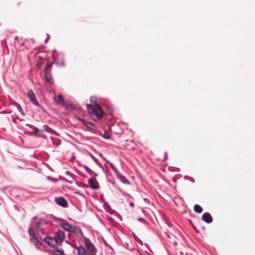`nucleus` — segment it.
<instances>
[{
	"instance_id": "nucleus-1",
	"label": "nucleus",
	"mask_w": 255,
	"mask_h": 255,
	"mask_svg": "<svg viewBox=\"0 0 255 255\" xmlns=\"http://www.w3.org/2000/svg\"><path fill=\"white\" fill-rule=\"evenodd\" d=\"M64 238L62 231H58L54 237H49V252L52 255H65L62 248L61 242Z\"/></svg>"
},
{
	"instance_id": "nucleus-2",
	"label": "nucleus",
	"mask_w": 255,
	"mask_h": 255,
	"mask_svg": "<svg viewBox=\"0 0 255 255\" xmlns=\"http://www.w3.org/2000/svg\"><path fill=\"white\" fill-rule=\"evenodd\" d=\"M90 102L91 103L94 104V105H87V107L88 113L91 115L96 116L98 119H101L103 115V112L101 108L99 105L97 104V102L94 100L93 97L91 98Z\"/></svg>"
},
{
	"instance_id": "nucleus-3",
	"label": "nucleus",
	"mask_w": 255,
	"mask_h": 255,
	"mask_svg": "<svg viewBox=\"0 0 255 255\" xmlns=\"http://www.w3.org/2000/svg\"><path fill=\"white\" fill-rule=\"evenodd\" d=\"M42 222L41 221H37L34 220L32 223V228L29 229L28 233L30 236V240L31 242L35 243V246L37 248H39L38 245L40 244L37 238L34 236V233L32 230L33 228H36L38 229H42Z\"/></svg>"
},
{
	"instance_id": "nucleus-4",
	"label": "nucleus",
	"mask_w": 255,
	"mask_h": 255,
	"mask_svg": "<svg viewBox=\"0 0 255 255\" xmlns=\"http://www.w3.org/2000/svg\"><path fill=\"white\" fill-rule=\"evenodd\" d=\"M85 245L87 249V253L89 255H95L96 254V249L88 238L85 239Z\"/></svg>"
},
{
	"instance_id": "nucleus-5",
	"label": "nucleus",
	"mask_w": 255,
	"mask_h": 255,
	"mask_svg": "<svg viewBox=\"0 0 255 255\" xmlns=\"http://www.w3.org/2000/svg\"><path fill=\"white\" fill-rule=\"evenodd\" d=\"M51 219H53L54 220H57L59 222V224L61 225L62 227L66 231L70 232L71 225L67 223V222H65L64 220L61 219H57L56 218L54 217L52 215H49V220H51Z\"/></svg>"
},
{
	"instance_id": "nucleus-6",
	"label": "nucleus",
	"mask_w": 255,
	"mask_h": 255,
	"mask_svg": "<svg viewBox=\"0 0 255 255\" xmlns=\"http://www.w3.org/2000/svg\"><path fill=\"white\" fill-rule=\"evenodd\" d=\"M27 95L31 103L35 106H38V103L36 100V96L31 90L28 91Z\"/></svg>"
},
{
	"instance_id": "nucleus-7",
	"label": "nucleus",
	"mask_w": 255,
	"mask_h": 255,
	"mask_svg": "<svg viewBox=\"0 0 255 255\" xmlns=\"http://www.w3.org/2000/svg\"><path fill=\"white\" fill-rule=\"evenodd\" d=\"M54 201L57 205L63 207H65L67 205V201L62 197H55Z\"/></svg>"
},
{
	"instance_id": "nucleus-8",
	"label": "nucleus",
	"mask_w": 255,
	"mask_h": 255,
	"mask_svg": "<svg viewBox=\"0 0 255 255\" xmlns=\"http://www.w3.org/2000/svg\"><path fill=\"white\" fill-rule=\"evenodd\" d=\"M88 182L91 188L94 189H99V183L96 179L94 178H90L89 179Z\"/></svg>"
},
{
	"instance_id": "nucleus-9",
	"label": "nucleus",
	"mask_w": 255,
	"mask_h": 255,
	"mask_svg": "<svg viewBox=\"0 0 255 255\" xmlns=\"http://www.w3.org/2000/svg\"><path fill=\"white\" fill-rule=\"evenodd\" d=\"M53 100L54 103L59 106H63L65 105L64 100L60 95L55 96Z\"/></svg>"
},
{
	"instance_id": "nucleus-10",
	"label": "nucleus",
	"mask_w": 255,
	"mask_h": 255,
	"mask_svg": "<svg viewBox=\"0 0 255 255\" xmlns=\"http://www.w3.org/2000/svg\"><path fill=\"white\" fill-rule=\"evenodd\" d=\"M202 220L207 223H210L212 222V218L209 213L203 214L202 217Z\"/></svg>"
},
{
	"instance_id": "nucleus-11",
	"label": "nucleus",
	"mask_w": 255,
	"mask_h": 255,
	"mask_svg": "<svg viewBox=\"0 0 255 255\" xmlns=\"http://www.w3.org/2000/svg\"><path fill=\"white\" fill-rule=\"evenodd\" d=\"M70 232L76 234H78L81 232V231L79 227L72 226Z\"/></svg>"
},
{
	"instance_id": "nucleus-12",
	"label": "nucleus",
	"mask_w": 255,
	"mask_h": 255,
	"mask_svg": "<svg viewBox=\"0 0 255 255\" xmlns=\"http://www.w3.org/2000/svg\"><path fill=\"white\" fill-rule=\"evenodd\" d=\"M48 71V64L45 66V72L44 73V77H42V79L45 84L48 83V76L47 75V72Z\"/></svg>"
},
{
	"instance_id": "nucleus-13",
	"label": "nucleus",
	"mask_w": 255,
	"mask_h": 255,
	"mask_svg": "<svg viewBox=\"0 0 255 255\" xmlns=\"http://www.w3.org/2000/svg\"><path fill=\"white\" fill-rule=\"evenodd\" d=\"M101 135L104 138L109 139L111 138V133L110 131L104 130L103 134L101 133Z\"/></svg>"
},
{
	"instance_id": "nucleus-14",
	"label": "nucleus",
	"mask_w": 255,
	"mask_h": 255,
	"mask_svg": "<svg viewBox=\"0 0 255 255\" xmlns=\"http://www.w3.org/2000/svg\"><path fill=\"white\" fill-rule=\"evenodd\" d=\"M78 253L79 255H88L85 249L82 247L78 248Z\"/></svg>"
},
{
	"instance_id": "nucleus-15",
	"label": "nucleus",
	"mask_w": 255,
	"mask_h": 255,
	"mask_svg": "<svg viewBox=\"0 0 255 255\" xmlns=\"http://www.w3.org/2000/svg\"><path fill=\"white\" fill-rule=\"evenodd\" d=\"M50 139H51V142L54 145H59L60 143V141L58 139H54L53 137H52V136H50Z\"/></svg>"
},
{
	"instance_id": "nucleus-16",
	"label": "nucleus",
	"mask_w": 255,
	"mask_h": 255,
	"mask_svg": "<svg viewBox=\"0 0 255 255\" xmlns=\"http://www.w3.org/2000/svg\"><path fill=\"white\" fill-rule=\"evenodd\" d=\"M79 120H81V121H82V122L85 124V125L87 127H88V128H93V127H94V125H93L92 124L90 123H89V122H85V121H82V120L81 119H80V118H79Z\"/></svg>"
},
{
	"instance_id": "nucleus-17",
	"label": "nucleus",
	"mask_w": 255,
	"mask_h": 255,
	"mask_svg": "<svg viewBox=\"0 0 255 255\" xmlns=\"http://www.w3.org/2000/svg\"><path fill=\"white\" fill-rule=\"evenodd\" d=\"M107 111H108V113L109 114H112V113H113V109L112 108L110 107H108L107 108Z\"/></svg>"
},
{
	"instance_id": "nucleus-18",
	"label": "nucleus",
	"mask_w": 255,
	"mask_h": 255,
	"mask_svg": "<svg viewBox=\"0 0 255 255\" xmlns=\"http://www.w3.org/2000/svg\"><path fill=\"white\" fill-rule=\"evenodd\" d=\"M105 209L106 210L107 212H108L110 214H112L114 212V210H112L111 208H105Z\"/></svg>"
},
{
	"instance_id": "nucleus-19",
	"label": "nucleus",
	"mask_w": 255,
	"mask_h": 255,
	"mask_svg": "<svg viewBox=\"0 0 255 255\" xmlns=\"http://www.w3.org/2000/svg\"><path fill=\"white\" fill-rule=\"evenodd\" d=\"M195 211L198 213H200L202 211V208H194Z\"/></svg>"
},
{
	"instance_id": "nucleus-20",
	"label": "nucleus",
	"mask_w": 255,
	"mask_h": 255,
	"mask_svg": "<svg viewBox=\"0 0 255 255\" xmlns=\"http://www.w3.org/2000/svg\"><path fill=\"white\" fill-rule=\"evenodd\" d=\"M49 180H51L54 182H56L58 181V179H56V178H53L52 177H49Z\"/></svg>"
},
{
	"instance_id": "nucleus-21",
	"label": "nucleus",
	"mask_w": 255,
	"mask_h": 255,
	"mask_svg": "<svg viewBox=\"0 0 255 255\" xmlns=\"http://www.w3.org/2000/svg\"><path fill=\"white\" fill-rule=\"evenodd\" d=\"M120 178H121V181H122L123 182H124H124H125L127 181V180H126V178H125V177H124L123 176H122V175H120Z\"/></svg>"
},
{
	"instance_id": "nucleus-22",
	"label": "nucleus",
	"mask_w": 255,
	"mask_h": 255,
	"mask_svg": "<svg viewBox=\"0 0 255 255\" xmlns=\"http://www.w3.org/2000/svg\"><path fill=\"white\" fill-rule=\"evenodd\" d=\"M65 174L68 176H70L71 178H72V174L68 171H67L65 172Z\"/></svg>"
},
{
	"instance_id": "nucleus-23",
	"label": "nucleus",
	"mask_w": 255,
	"mask_h": 255,
	"mask_svg": "<svg viewBox=\"0 0 255 255\" xmlns=\"http://www.w3.org/2000/svg\"><path fill=\"white\" fill-rule=\"evenodd\" d=\"M48 81H49V84H53L54 83V81L53 80L51 79V77H50L49 76V80H48Z\"/></svg>"
},
{
	"instance_id": "nucleus-24",
	"label": "nucleus",
	"mask_w": 255,
	"mask_h": 255,
	"mask_svg": "<svg viewBox=\"0 0 255 255\" xmlns=\"http://www.w3.org/2000/svg\"><path fill=\"white\" fill-rule=\"evenodd\" d=\"M194 207H201L199 205H198V204H195L194 206Z\"/></svg>"
},
{
	"instance_id": "nucleus-25",
	"label": "nucleus",
	"mask_w": 255,
	"mask_h": 255,
	"mask_svg": "<svg viewBox=\"0 0 255 255\" xmlns=\"http://www.w3.org/2000/svg\"><path fill=\"white\" fill-rule=\"evenodd\" d=\"M129 205H130V206L132 207V206H133L134 205V204L132 202H130V204H129Z\"/></svg>"
},
{
	"instance_id": "nucleus-26",
	"label": "nucleus",
	"mask_w": 255,
	"mask_h": 255,
	"mask_svg": "<svg viewBox=\"0 0 255 255\" xmlns=\"http://www.w3.org/2000/svg\"><path fill=\"white\" fill-rule=\"evenodd\" d=\"M138 220L139 221H144V219H142V218H139Z\"/></svg>"
},
{
	"instance_id": "nucleus-27",
	"label": "nucleus",
	"mask_w": 255,
	"mask_h": 255,
	"mask_svg": "<svg viewBox=\"0 0 255 255\" xmlns=\"http://www.w3.org/2000/svg\"><path fill=\"white\" fill-rule=\"evenodd\" d=\"M48 131H49V133H50L51 131H53V130L50 129V128H49Z\"/></svg>"
},
{
	"instance_id": "nucleus-28",
	"label": "nucleus",
	"mask_w": 255,
	"mask_h": 255,
	"mask_svg": "<svg viewBox=\"0 0 255 255\" xmlns=\"http://www.w3.org/2000/svg\"><path fill=\"white\" fill-rule=\"evenodd\" d=\"M192 226L193 228H194V229L196 231V229L195 227L193 224H192Z\"/></svg>"
},
{
	"instance_id": "nucleus-29",
	"label": "nucleus",
	"mask_w": 255,
	"mask_h": 255,
	"mask_svg": "<svg viewBox=\"0 0 255 255\" xmlns=\"http://www.w3.org/2000/svg\"><path fill=\"white\" fill-rule=\"evenodd\" d=\"M192 226L193 228H194V229L196 231V229L195 227L193 224H192Z\"/></svg>"
},
{
	"instance_id": "nucleus-30",
	"label": "nucleus",
	"mask_w": 255,
	"mask_h": 255,
	"mask_svg": "<svg viewBox=\"0 0 255 255\" xmlns=\"http://www.w3.org/2000/svg\"><path fill=\"white\" fill-rule=\"evenodd\" d=\"M47 237H45L44 238V240H45V241L46 243H47Z\"/></svg>"
},
{
	"instance_id": "nucleus-31",
	"label": "nucleus",
	"mask_w": 255,
	"mask_h": 255,
	"mask_svg": "<svg viewBox=\"0 0 255 255\" xmlns=\"http://www.w3.org/2000/svg\"><path fill=\"white\" fill-rule=\"evenodd\" d=\"M186 212L185 210L182 211V213H185Z\"/></svg>"
},
{
	"instance_id": "nucleus-32",
	"label": "nucleus",
	"mask_w": 255,
	"mask_h": 255,
	"mask_svg": "<svg viewBox=\"0 0 255 255\" xmlns=\"http://www.w3.org/2000/svg\"><path fill=\"white\" fill-rule=\"evenodd\" d=\"M17 38H18V37H17V36H16V37H15V39H17Z\"/></svg>"
}]
</instances>
